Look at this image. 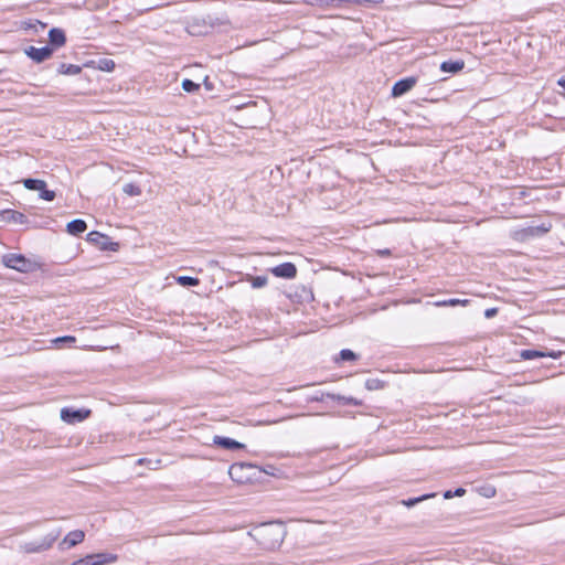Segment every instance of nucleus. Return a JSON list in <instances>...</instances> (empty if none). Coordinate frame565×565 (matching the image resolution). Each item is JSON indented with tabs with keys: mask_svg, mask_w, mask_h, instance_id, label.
<instances>
[{
	"mask_svg": "<svg viewBox=\"0 0 565 565\" xmlns=\"http://www.w3.org/2000/svg\"><path fill=\"white\" fill-rule=\"evenodd\" d=\"M23 184L28 190L40 191L41 189L46 186V183L43 180L39 179H24Z\"/></svg>",
	"mask_w": 565,
	"mask_h": 565,
	"instance_id": "aec40b11",
	"label": "nucleus"
},
{
	"mask_svg": "<svg viewBox=\"0 0 565 565\" xmlns=\"http://www.w3.org/2000/svg\"><path fill=\"white\" fill-rule=\"evenodd\" d=\"M7 267L25 273L31 268V262L20 254H8L3 257Z\"/></svg>",
	"mask_w": 565,
	"mask_h": 565,
	"instance_id": "7ed1b4c3",
	"label": "nucleus"
},
{
	"mask_svg": "<svg viewBox=\"0 0 565 565\" xmlns=\"http://www.w3.org/2000/svg\"><path fill=\"white\" fill-rule=\"evenodd\" d=\"M269 270L274 276L286 279H292L297 275V268L292 263H282Z\"/></svg>",
	"mask_w": 565,
	"mask_h": 565,
	"instance_id": "39448f33",
	"label": "nucleus"
},
{
	"mask_svg": "<svg viewBox=\"0 0 565 565\" xmlns=\"http://www.w3.org/2000/svg\"><path fill=\"white\" fill-rule=\"evenodd\" d=\"M85 533L81 530H75L70 532L63 540L64 544H67L68 547H73L84 541Z\"/></svg>",
	"mask_w": 565,
	"mask_h": 565,
	"instance_id": "f8f14e48",
	"label": "nucleus"
},
{
	"mask_svg": "<svg viewBox=\"0 0 565 565\" xmlns=\"http://www.w3.org/2000/svg\"><path fill=\"white\" fill-rule=\"evenodd\" d=\"M243 468H244V466H243V465H233V466H231V468H230V470H228V473H230V476L232 477V479H233V480H236V478H235V473H236L237 471L243 470Z\"/></svg>",
	"mask_w": 565,
	"mask_h": 565,
	"instance_id": "cd10ccee",
	"label": "nucleus"
},
{
	"mask_svg": "<svg viewBox=\"0 0 565 565\" xmlns=\"http://www.w3.org/2000/svg\"><path fill=\"white\" fill-rule=\"evenodd\" d=\"M53 342L54 343H60V342L73 343V342H75V338L71 337V335H65V337H60V338L54 339Z\"/></svg>",
	"mask_w": 565,
	"mask_h": 565,
	"instance_id": "c85d7f7f",
	"label": "nucleus"
},
{
	"mask_svg": "<svg viewBox=\"0 0 565 565\" xmlns=\"http://www.w3.org/2000/svg\"><path fill=\"white\" fill-rule=\"evenodd\" d=\"M4 214L7 215V220L11 221L13 223L23 224L26 222V217L24 214L18 212V211H6Z\"/></svg>",
	"mask_w": 565,
	"mask_h": 565,
	"instance_id": "412c9836",
	"label": "nucleus"
},
{
	"mask_svg": "<svg viewBox=\"0 0 565 565\" xmlns=\"http://www.w3.org/2000/svg\"><path fill=\"white\" fill-rule=\"evenodd\" d=\"M213 444L228 450H236L245 448V445L238 443L230 437L214 436Z\"/></svg>",
	"mask_w": 565,
	"mask_h": 565,
	"instance_id": "6e6552de",
	"label": "nucleus"
},
{
	"mask_svg": "<svg viewBox=\"0 0 565 565\" xmlns=\"http://www.w3.org/2000/svg\"><path fill=\"white\" fill-rule=\"evenodd\" d=\"M246 280L250 282L255 289L263 288L267 285L268 278L266 276H250L247 275Z\"/></svg>",
	"mask_w": 565,
	"mask_h": 565,
	"instance_id": "6ab92c4d",
	"label": "nucleus"
},
{
	"mask_svg": "<svg viewBox=\"0 0 565 565\" xmlns=\"http://www.w3.org/2000/svg\"><path fill=\"white\" fill-rule=\"evenodd\" d=\"M56 540V536H46L41 542H29L21 545V550L25 553H39L42 551L49 550L53 542Z\"/></svg>",
	"mask_w": 565,
	"mask_h": 565,
	"instance_id": "20e7f679",
	"label": "nucleus"
},
{
	"mask_svg": "<svg viewBox=\"0 0 565 565\" xmlns=\"http://www.w3.org/2000/svg\"><path fill=\"white\" fill-rule=\"evenodd\" d=\"M40 198L45 201H53L55 199V192L47 190L46 186L40 190Z\"/></svg>",
	"mask_w": 565,
	"mask_h": 565,
	"instance_id": "bb28decb",
	"label": "nucleus"
},
{
	"mask_svg": "<svg viewBox=\"0 0 565 565\" xmlns=\"http://www.w3.org/2000/svg\"><path fill=\"white\" fill-rule=\"evenodd\" d=\"M177 281L178 284H180L181 286H198L199 285V279L195 278V277H190V276H179L177 278Z\"/></svg>",
	"mask_w": 565,
	"mask_h": 565,
	"instance_id": "5701e85b",
	"label": "nucleus"
},
{
	"mask_svg": "<svg viewBox=\"0 0 565 565\" xmlns=\"http://www.w3.org/2000/svg\"><path fill=\"white\" fill-rule=\"evenodd\" d=\"M557 85L565 89V75L557 79Z\"/></svg>",
	"mask_w": 565,
	"mask_h": 565,
	"instance_id": "2f4dec72",
	"label": "nucleus"
},
{
	"mask_svg": "<svg viewBox=\"0 0 565 565\" xmlns=\"http://www.w3.org/2000/svg\"><path fill=\"white\" fill-rule=\"evenodd\" d=\"M452 493H454V495H456V497H461V495H463V494L466 493V490H465V489H462V488H458V489H456V491H455V492H452Z\"/></svg>",
	"mask_w": 565,
	"mask_h": 565,
	"instance_id": "7c9ffc66",
	"label": "nucleus"
},
{
	"mask_svg": "<svg viewBox=\"0 0 565 565\" xmlns=\"http://www.w3.org/2000/svg\"><path fill=\"white\" fill-rule=\"evenodd\" d=\"M465 67L463 61H445L440 65L443 72L457 73Z\"/></svg>",
	"mask_w": 565,
	"mask_h": 565,
	"instance_id": "2eb2a0df",
	"label": "nucleus"
},
{
	"mask_svg": "<svg viewBox=\"0 0 565 565\" xmlns=\"http://www.w3.org/2000/svg\"><path fill=\"white\" fill-rule=\"evenodd\" d=\"M259 535L263 537V539H266L267 536H276V540L275 542L268 544V547L273 548L276 546V544L279 543V541L281 540V529L280 527H274V526H264L260 532H259Z\"/></svg>",
	"mask_w": 565,
	"mask_h": 565,
	"instance_id": "9b49d317",
	"label": "nucleus"
},
{
	"mask_svg": "<svg viewBox=\"0 0 565 565\" xmlns=\"http://www.w3.org/2000/svg\"><path fill=\"white\" fill-rule=\"evenodd\" d=\"M105 64H106L107 70H110L109 65H111V67H114L113 61H107Z\"/></svg>",
	"mask_w": 565,
	"mask_h": 565,
	"instance_id": "f704fd0d",
	"label": "nucleus"
},
{
	"mask_svg": "<svg viewBox=\"0 0 565 565\" xmlns=\"http://www.w3.org/2000/svg\"><path fill=\"white\" fill-rule=\"evenodd\" d=\"M379 254L386 256V255H390V250L388 249L379 250Z\"/></svg>",
	"mask_w": 565,
	"mask_h": 565,
	"instance_id": "72a5a7b5",
	"label": "nucleus"
},
{
	"mask_svg": "<svg viewBox=\"0 0 565 565\" xmlns=\"http://www.w3.org/2000/svg\"><path fill=\"white\" fill-rule=\"evenodd\" d=\"M520 356L523 360H534V359L544 358V356L555 358V354H553V353H545V352L537 351V350H522L520 352Z\"/></svg>",
	"mask_w": 565,
	"mask_h": 565,
	"instance_id": "dca6fc26",
	"label": "nucleus"
},
{
	"mask_svg": "<svg viewBox=\"0 0 565 565\" xmlns=\"http://www.w3.org/2000/svg\"><path fill=\"white\" fill-rule=\"evenodd\" d=\"M435 494H426V495H422V497H418V498H413V499H408V500H404L403 501V504L411 508V507H414L415 504H417L418 502L427 499V498H430V497H434Z\"/></svg>",
	"mask_w": 565,
	"mask_h": 565,
	"instance_id": "393cba45",
	"label": "nucleus"
},
{
	"mask_svg": "<svg viewBox=\"0 0 565 565\" xmlns=\"http://www.w3.org/2000/svg\"><path fill=\"white\" fill-rule=\"evenodd\" d=\"M495 313H497V309L495 308H491V309H487L484 315H486L487 318H491Z\"/></svg>",
	"mask_w": 565,
	"mask_h": 565,
	"instance_id": "c756f323",
	"label": "nucleus"
},
{
	"mask_svg": "<svg viewBox=\"0 0 565 565\" xmlns=\"http://www.w3.org/2000/svg\"><path fill=\"white\" fill-rule=\"evenodd\" d=\"M182 88L188 92V93H192V92H195L200 88V85L194 83L193 81L191 79H183L182 82Z\"/></svg>",
	"mask_w": 565,
	"mask_h": 565,
	"instance_id": "b1692460",
	"label": "nucleus"
},
{
	"mask_svg": "<svg viewBox=\"0 0 565 565\" xmlns=\"http://www.w3.org/2000/svg\"><path fill=\"white\" fill-rule=\"evenodd\" d=\"M416 84V78L415 77H406V78H403V79H399L397 81L393 88H392V95L394 97H399L404 94H406L407 92H409Z\"/></svg>",
	"mask_w": 565,
	"mask_h": 565,
	"instance_id": "0eeeda50",
	"label": "nucleus"
},
{
	"mask_svg": "<svg viewBox=\"0 0 565 565\" xmlns=\"http://www.w3.org/2000/svg\"><path fill=\"white\" fill-rule=\"evenodd\" d=\"M373 386H375V383H372V385H370V384L367 383V387H369V388H372Z\"/></svg>",
	"mask_w": 565,
	"mask_h": 565,
	"instance_id": "e433bc0d",
	"label": "nucleus"
},
{
	"mask_svg": "<svg viewBox=\"0 0 565 565\" xmlns=\"http://www.w3.org/2000/svg\"><path fill=\"white\" fill-rule=\"evenodd\" d=\"M89 415V411H86L84 414L82 411H72L68 408H63L61 411V417L63 420L73 423V422H81L85 419Z\"/></svg>",
	"mask_w": 565,
	"mask_h": 565,
	"instance_id": "1a4fd4ad",
	"label": "nucleus"
},
{
	"mask_svg": "<svg viewBox=\"0 0 565 565\" xmlns=\"http://www.w3.org/2000/svg\"><path fill=\"white\" fill-rule=\"evenodd\" d=\"M124 193L130 196H137L141 194V189L135 183H126L122 186Z\"/></svg>",
	"mask_w": 565,
	"mask_h": 565,
	"instance_id": "4be33fe9",
	"label": "nucleus"
},
{
	"mask_svg": "<svg viewBox=\"0 0 565 565\" xmlns=\"http://www.w3.org/2000/svg\"><path fill=\"white\" fill-rule=\"evenodd\" d=\"M469 302H470V300H468V299L451 298V299H447V300L436 301L434 305L436 307H455V306L466 307L469 305Z\"/></svg>",
	"mask_w": 565,
	"mask_h": 565,
	"instance_id": "f3484780",
	"label": "nucleus"
},
{
	"mask_svg": "<svg viewBox=\"0 0 565 565\" xmlns=\"http://www.w3.org/2000/svg\"><path fill=\"white\" fill-rule=\"evenodd\" d=\"M87 228L85 221L83 220H73L67 224V232L72 235H79L84 233Z\"/></svg>",
	"mask_w": 565,
	"mask_h": 565,
	"instance_id": "4468645a",
	"label": "nucleus"
},
{
	"mask_svg": "<svg viewBox=\"0 0 565 565\" xmlns=\"http://www.w3.org/2000/svg\"><path fill=\"white\" fill-rule=\"evenodd\" d=\"M550 230H551V224H548V225L542 224L540 226H530V227L523 230L520 234L522 235V237L536 236V235L545 234Z\"/></svg>",
	"mask_w": 565,
	"mask_h": 565,
	"instance_id": "ddd939ff",
	"label": "nucleus"
},
{
	"mask_svg": "<svg viewBox=\"0 0 565 565\" xmlns=\"http://www.w3.org/2000/svg\"><path fill=\"white\" fill-rule=\"evenodd\" d=\"M53 53V50L50 46H43V47H34L29 46L25 50V54L35 61L36 63H41L45 60H47Z\"/></svg>",
	"mask_w": 565,
	"mask_h": 565,
	"instance_id": "423d86ee",
	"label": "nucleus"
},
{
	"mask_svg": "<svg viewBox=\"0 0 565 565\" xmlns=\"http://www.w3.org/2000/svg\"><path fill=\"white\" fill-rule=\"evenodd\" d=\"M444 497H445L446 499H450V498H452V497H454V493H452L451 491H446V492H445V494H444Z\"/></svg>",
	"mask_w": 565,
	"mask_h": 565,
	"instance_id": "473e14b6",
	"label": "nucleus"
},
{
	"mask_svg": "<svg viewBox=\"0 0 565 565\" xmlns=\"http://www.w3.org/2000/svg\"><path fill=\"white\" fill-rule=\"evenodd\" d=\"M50 44L55 47H61L66 42L65 33L62 29L53 28L49 32Z\"/></svg>",
	"mask_w": 565,
	"mask_h": 565,
	"instance_id": "9d476101",
	"label": "nucleus"
},
{
	"mask_svg": "<svg viewBox=\"0 0 565 565\" xmlns=\"http://www.w3.org/2000/svg\"><path fill=\"white\" fill-rule=\"evenodd\" d=\"M87 241L96 246H98L102 250H117L118 243L111 242L110 238L102 234L97 231H93L87 234Z\"/></svg>",
	"mask_w": 565,
	"mask_h": 565,
	"instance_id": "f03ea898",
	"label": "nucleus"
},
{
	"mask_svg": "<svg viewBox=\"0 0 565 565\" xmlns=\"http://www.w3.org/2000/svg\"><path fill=\"white\" fill-rule=\"evenodd\" d=\"M373 386H375V383H372V385H370V384L367 383V387H369V388H372Z\"/></svg>",
	"mask_w": 565,
	"mask_h": 565,
	"instance_id": "c9c22d12",
	"label": "nucleus"
},
{
	"mask_svg": "<svg viewBox=\"0 0 565 565\" xmlns=\"http://www.w3.org/2000/svg\"><path fill=\"white\" fill-rule=\"evenodd\" d=\"M340 359L342 361H353L356 359V355L353 351H351L349 349H343L340 352Z\"/></svg>",
	"mask_w": 565,
	"mask_h": 565,
	"instance_id": "a878e982",
	"label": "nucleus"
},
{
	"mask_svg": "<svg viewBox=\"0 0 565 565\" xmlns=\"http://www.w3.org/2000/svg\"><path fill=\"white\" fill-rule=\"evenodd\" d=\"M117 559L116 555H111L108 553H97L86 555L83 558H79L73 562L71 565H105L109 563H114Z\"/></svg>",
	"mask_w": 565,
	"mask_h": 565,
	"instance_id": "f257e3e1",
	"label": "nucleus"
},
{
	"mask_svg": "<svg viewBox=\"0 0 565 565\" xmlns=\"http://www.w3.org/2000/svg\"><path fill=\"white\" fill-rule=\"evenodd\" d=\"M82 72V67L75 64L62 63L58 67V73L63 75H77Z\"/></svg>",
	"mask_w": 565,
	"mask_h": 565,
	"instance_id": "a211bd4d",
	"label": "nucleus"
}]
</instances>
